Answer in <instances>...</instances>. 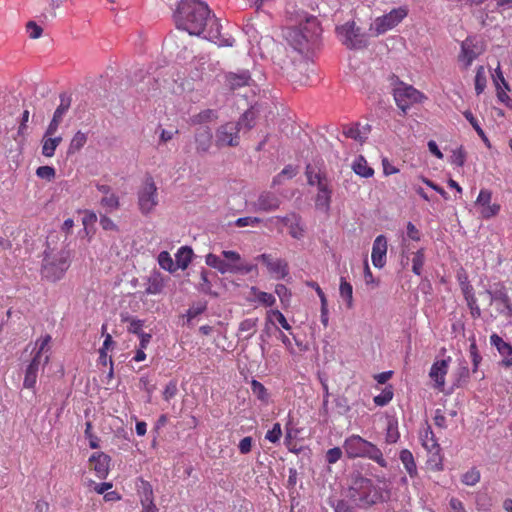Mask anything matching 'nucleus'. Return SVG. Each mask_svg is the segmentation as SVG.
Segmentation results:
<instances>
[{"label": "nucleus", "instance_id": "1", "mask_svg": "<svg viewBox=\"0 0 512 512\" xmlns=\"http://www.w3.org/2000/svg\"><path fill=\"white\" fill-rule=\"evenodd\" d=\"M174 21L178 29L189 35L200 36L219 46H232L229 39L221 36V26L209 6L200 0H181L174 12Z\"/></svg>", "mask_w": 512, "mask_h": 512}, {"label": "nucleus", "instance_id": "2", "mask_svg": "<svg viewBox=\"0 0 512 512\" xmlns=\"http://www.w3.org/2000/svg\"><path fill=\"white\" fill-rule=\"evenodd\" d=\"M344 496L357 507L364 509L384 501L381 489L360 472L351 474L350 484L344 491Z\"/></svg>", "mask_w": 512, "mask_h": 512}, {"label": "nucleus", "instance_id": "3", "mask_svg": "<svg viewBox=\"0 0 512 512\" xmlns=\"http://www.w3.org/2000/svg\"><path fill=\"white\" fill-rule=\"evenodd\" d=\"M343 448L350 459L368 458L383 468L387 467V461L384 459L382 451L375 444L359 435L348 437L344 441Z\"/></svg>", "mask_w": 512, "mask_h": 512}, {"label": "nucleus", "instance_id": "4", "mask_svg": "<svg viewBox=\"0 0 512 512\" xmlns=\"http://www.w3.org/2000/svg\"><path fill=\"white\" fill-rule=\"evenodd\" d=\"M254 120V113L246 111L239 122H227L222 124L216 130V146L219 148L230 146H238L240 141L239 132L241 125L245 123L248 129L252 128L251 122Z\"/></svg>", "mask_w": 512, "mask_h": 512}, {"label": "nucleus", "instance_id": "5", "mask_svg": "<svg viewBox=\"0 0 512 512\" xmlns=\"http://www.w3.org/2000/svg\"><path fill=\"white\" fill-rule=\"evenodd\" d=\"M336 32L341 43L349 49H361L367 46L365 34L361 33L354 21L338 26Z\"/></svg>", "mask_w": 512, "mask_h": 512}, {"label": "nucleus", "instance_id": "6", "mask_svg": "<svg viewBox=\"0 0 512 512\" xmlns=\"http://www.w3.org/2000/svg\"><path fill=\"white\" fill-rule=\"evenodd\" d=\"M408 13L407 6L393 8L390 12L377 17L371 29L375 31L376 36L382 35L400 24L408 16Z\"/></svg>", "mask_w": 512, "mask_h": 512}, {"label": "nucleus", "instance_id": "7", "mask_svg": "<svg viewBox=\"0 0 512 512\" xmlns=\"http://www.w3.org/2000/svg\"><path fill=\"white\" fill-rule=\"evenodd\" d=\"M206 264L222 274L246 275L254 268L253 265L244 263L242 258H206Z\"/></svg>", "mask_w": 512, "mask_h": 512}, {"label": "nucleus", "instance_id": "8", "mask_svg": "<svg viewBox=\"0 0 512 512\" xmlns=\"http://www.w3.org/2000/svg\"><path fill=\"white\" fill-rule=\"evenodd\" d=\"M394 99L399 109L404 113L415 103H421L426 99L425 95L411 85L400 83L394 89Z\"/></svg>", "mask_w": 512, "mask_h": 512}, {"label": "nucleus", "instance_id": "9", "mask_svg": "<svg viewBox=\"0 0 512 512\" xmlns=\"http://www.w3.org/2000/svg\"><path fill=\"white\" fill-rule=\"evenodd\" d=\"M158 204L156 184L151 176H148L138 191V205L143 214L150 213Z\"/></svg>", "mask_w": 512, "mask_h": 512}, {"label": "nucleus", "instance_id": "10", "mask_svg": "<svg viewBox=\"0 0 512 512\" xmlns=\"http://www.w3.org/2000/svg\"><path fill=\"white\" fill-rule=\"evenodd\" d=\"M69 267L68 258H43L41 275L44 279L55 282L63 277Z\"/></svg>", "mask_w": 512, "mask_h": 512}, {"label": "nucleus", "instance_id": "11", "mask_svg": "<svg viewBox=\"0 0 512 512\" xmlns=\"http://www.w3.org/2000/svg\"><path fill=\"white\" fill-rule=\"evenodd\" d=\"M482 53L475 40L471 37L466 38L461 43V51L458 55V61L463 70H467L473 61Z\"/></svg>", "mask_w": 512, "mask_h": 512}, {"label": "nucleus", "instance_id": "12", "mask_svg": "<svg viewBox=\"0 0 512 512\" xmlns=\"http://www.w3.org/2000/svg\"><path fill=\"white\" fill-rule=\"evenodd\" d=\"M277 224L281 223L289 229V234L296 239H300L304 236L305 229L302 224L301 216L296 213H290L284 217H274Z\"/></svg>", "mask_w": 512, "mask_h": 512}, {"label": "nucleus", "instance_id": "13", "mask_svg": "<svg viewBox=\"0 0 512 512\" xmlns=\"http://www.w3.org/2000/svg\"><path fill=\"white\" fill-rule=\"evenodd\" d=\"M49 361V357L46 355L42 360V356H34L25 371V377L23 386L27 389H32L35 387L37 375L39 371V367L42 365H46Z\"/></svg>", "mask_w": 512, "mask_h": 512}, {"label": "nucleus", "instance_id": "14", "mask_svg": "<svg viewBox=\"0 0 512 512\" xmlns=\"http://www.w3.org/2000/svg\"><path fill=\"white\" fill-rule=\"evenodd\" d=\"M492 199V193L488 189H481L476 199V204L482 207L481 215L483 218H491L496 216L500 211L499 204H490Z\"/></svg>", "mask_w": 512, "mask_h": 512}, {"label": "nucleus", "instance_id": "15", "mask_svg": "<svg viewBox=\"0 0 512 512\" xmlns=\"http://www.w3.org/2000/svg\"><path fill=\"white\" fill-rule=\"evenodd\" d=\"M97 190L103 194L100 205L108 212H113L120 207L119 197L112 191L111 186L107 184H96Z\"/></svg>", "mask_w": 512, "mask_h": 512}, {"label": "nucleus", "instance_id": "16", "mask_svg": "<svg viewBox=\"0 0 512 512\" xmlns=\"http://www.w3.org/2000/svg\"><path fill=\"white\" fill-rule=\"evenodd\" d=\"M280 206V199L271 192H263L259 195L257 200L253 203L255 211L271 212L278 209Z\"/></svg>", "mask_w": 512, "mask_h": 512}, {"label": "nucleus", "instance_id": "17", "mask_svg": "<svg viewBox=\"0 0 512 512\" xmlns=\"http://www.w3.org/2000/svg\"><path fill=\"white\" fill-rule=\"evenodd\" d=\"M421 440H422L423 446L426 449H428L429 451L435 450V452L433 453V456H432L433 458L430 459L429 461L435 462V467L437 469H442L441 458L439 456L440 446L437 443V441L435 439L434 432L432 431L430 426H428L426 428L424 435H422V437H421Z\"/></svg>", "mask_w": 512, "mask_h": 512}, {"label": "nucleus", "instance_id": "18", "mask_svg": "<svg viewBox=\"0 0 512 512\" xmlns=\"http://www.w3.org/2000/svg\"><path fill=\"white\" fill-rule=\"evenodd\" d=\"M89 461L93 465V470L98 478L105 479L108 476L111 461L109 455L104 452H97L91 455Z\"/></svg>", "mask_w": 512, "mask_h": 512}, {"label": "nucleus", "instance_id": "19", "mask_svg": "<svg viewBox=\"0 0 512 512\" xmlns=\"http://www.w3.org/2000/svg\"><path fill=\"white\" fill-rule=\"evenodd\" d=\"M451 358L442 359L433 363L429 376L435 382V387L438 389H442L445 384V375L448 371V365Z\"/></svg>", "mask_w": 512, "mask_h": 512}, {"label": "nucleus", "instance_id": "20", "mask_svg": "<svg viewBox=\"0 0 512 512\" xmlns=\"http://www.w3.org/2000/svg\"><path fill=\"white\" fill-rule=\"evenodd\" d=\"M266 264L270 275L275 279H283L288 273V264L283 258H261Z\"/></svg>", "mask_w": 512, "mask_h": 512}, {"label": "nucleus", "instance_id": "21", "mask_svg": "<svg viewBox=\"0 0 512 512\" xmlns=\"http://www.w3.org/2000/svg\"><path fill=\"white\" fill-rule=\"evenodd\" d=\"M490 343L496 347L498 352L504 357L501 361V365L504 367L512 366V346L505 342L499 335L492 334L490 337Z\"/></svg>", "mask_w": 512, "mask_h": 512}, {"label": "nucleus", "instance_id": "22", "mask_svg": "<svg viewBox=\"0 0 512 512\" xmlns=\"http://www.w3.org/2000/svg\"><path fill=\"white\" fill-rule=\"evenodd\" d=\"M212 131L208 126L200 127L194 135L196 151L203 154L209 151L212 145Z\"/></svg>", "mask_w": 512, "mask_h": 512}, {"label": "nucleus", "instance_id": "23", "mask_svg": "<svg viewBox=\"0 0 512 512\" xmlns=\"http://www.w3.org/2000/svg\"><path fill=\"white\" fill-rule=\"evenodd\" d=\"M250 81L251 75L248 70H242L237 73L230 72L226 74V83L232 90L248 86Z\"/></svg>", "mask_w": 512, "mask_h": 512}, {"label": "nucleus", "instance_id": "24", "mask_svg": "<svg viewBox=\"0 0 512 512\" xmlns=\"http://www.w3.org/2000/svg\"><path fill=\"white\" fill-rule=\"evenodd\" d=\"M69 106H70L69 100L66 101L64 98H61V103L55 110V112L53 114V118L46 129V136L55 135V133L58 130L59 124L62 121V117L68 110Z\"/></svg>", "mask_w": 512, "mask_h": 512}, {"label": "nucleus", "instance_id": "25", "mask_svg": "<svg viewBox=\"0 0 512 512\" xmlns=\"http://www.w3.org/2000/svg\"><path fill=\"white\" fill-rule=\"evenodd\" d=\"M219 118L218 111L215 109H204L199 113L192 115L188 123L192 126L205 125L217 121Z\"/></svg>", "mask_w": 512, "mask_h": 512}, {"label": "nucleus", "instance_id": "26", "mask_svg": "<svg viewBox=\"0 0 512 512\" xmlns=\"http://www.w3.org/2000/svg\"><path fill=\"white\" fill-rule=\"evenodd\" d=\"M159 265L164 270H167L171 273L176 272L179 269H186L188 265L191 263L192 258H157Z\"/></svg>", "mask_w": 512, "mask_h": 512}, {"label": "nucleus", "instance_id": "27", "mask_svg": "<svg viewBox=\"0 0 512 512\" xmlns=\"http://www.w3.org/2000/svg\"><path fill=\"white\" fill-rule=\"evenodd\" d=\"M331 193L332 191L329 189L328 184L323 185L320 183V187H318V193L315 199V206L317 209L322 210L325 213L330 210Z\"/></svg>", "mask_w": 512, "mask_h": 512}, {"label": "nucleus", "instance_id": "28", "mask_svg": "<svg viewBox=\"0 0 512 512\" xmlns=\"http://www.w3.org/2000/svg\"><path fill=\"white\" fill-rule=\"evenodd\" d=\"M286 39L299 52L306 48L308 42L306 36L299 29H289L286 33Z\"/></svg>", "mask_w": 512, "mask_h": 512}, {"label": "nucleus", "instance_id": "29", "mask_svg": "<svg viewBox=\"0 0 512 512\" xmlns=\"http://www.w3.org/2000/svg\"><path fill=\"white\" fill-rule=\"evenodd\" d=\"M61 142V136L53 137L45 134L42 140V154L48 158L54 156L55 150Z\"/></svg>", "mask_w": 512, "mask_h": 512}, {"label": "nucleus", "instance_id": "30", "mask_svg": "<svg viewBox=\"0 0 512 512\" xmlns=\"http://www.w3.org/2000/svg\"><path fill=\"white\" fill-rule=\"evenodd\" d=\"M164 288V281L159 272H153L148 277L147 287L145 292L147 294H159Z\"/></svg>", "mask_w": 512, "mask_h": 512}, {"label": "nucleus", "instance_id": "31", "mask_svg": "<svg viewBox=\"0 0 512 512\" xmlns=\"http://www.w3.org/2000/svg\"><path fill=\"white\" fill-rule=\"evenodd\" d=\"M339 293L341 298L346 302L347 308L353 307V287L345 277L340 278Z\"/></svg>", "mask_w": 512, "mask_h": 512}, {"label": "nucleus", "instance_id": "32", "mask_svg": "<svg viewBox=\"0 0 512 512\" xmlns=\"http://www.w3.org/2000/svg\"><path fill=\"white\" fill-rule=\"evenodd\" d=\"M399 458L403 463L407 473L414 477L417 474V466L414 461L413 454L408 449H403L400 452Z\"/></svg>", "mask_w": 512, "mask_h": 512}, {"label": "nucleus", "instance_id": "33", "mask_svg": "<svg viewBox=\"0 0 512 512\" xmlns=\"http://www.w3.org/2000/svg\"><path fill=\"white\" fill-rule=\"evenodd\" d=\"M306 176H307V182L309 185H317V187H320V183L323 185L328 184V180L326 176L321 173L320 171L316 172L314 167L310 164L306 166Z\"/></svg>", "mask_w": 512, "mask_h": 512}, {"label": "nucleus", "instance_id": "34", "mask_svg": "<svg viewBox=\"0 0 512 512\" xmlns=\"http://www.w3.org/2000/svg\"><path fill=\"white\" fill-rule=\"evenodd\" d=\"M489 299V305H492L494 301L502 302L506 307H510V300L504 289H496L494 291L486 290L484 293Z\"/></svg>", "mask_w": 512, "mask_h": 512}, {"label": "nucleus", "instance_id": "35", "mask_svg": "<svg viewBox=\"0 0 512 512\" xmlns=\"http://www.w3.org/2000/svg\"><path fill=\"white\" fill-rule=\"evenodd\" d=\"M353 171L362 177L368 178L374 174V170L368 166L367 161L364 157L360 156L353 164Z\"/></svg>", "mask_w": 512, "mask_h": 512}, {"label": "nucleus", "instance_id": "36", "mask_svg": "<svg viewBox=\"0 0 512 512\" xmlns=\"http://www.w3.org/2000/svg\"><path fill=\"white\" fill-rule=\"evenodd\" d=\"M487 84L486 71L484 66H478L476 69V75L474 79L475 92L480 95L484 92Z\"/></svg>", "mask_w": 512, "mask_h": 512}, {"label": "nucleus", "instance_id": "37", "mask_svg": "<svg viewBox=\"0 0 512 512\" xmlns=\"http://www.w3.org/2000/svg\"><path fill=\"white\" fill-rule=\"evenodd\" d=\"M140 502L141 504L150 505L154 502L153 489L149 482L141 480L140 486Z\"/></svg>", "mask_w": 512, "mask_h": 512}, {"label": "nucleus", "instance_id": "38", "mask_svg": "<svg viewBox=\"0 0 512 512\" xmlns=\"http://www.w3.org/2000/svg\"><path fill=\"white\" fill-rule=\"evenodd\" d=\"M251 391L257 397V399L260 400L261 402H263V403L268 402L269 393H268L267 389L265 388V386L261 382L253 379L251 381Z\"/></svg>", "mask_w": 512, "mask_h": 512}, {"label": "nucleus", "instance_id": "39", "mask_svg": "<svg viewBox=\"0 0 512 512\" xmlns=\"http://www.w3.org/2000/svg\"><path fill=\"white\" fill-rule=\"evenodd\" d=\"M469 377H470L469 368H468L466 362H464L463 364H460L457 369L456 379H455V382L453 385L456 387H463L465 384H467Z\"/></svg>", "mask_w": 512, "mask_h": 512}, {"label": "nucleus", "instance_id": "40", "mask_svg": "<svg viewBox=\"0 0 512 512\" xmlns=\"http://www.w3.org/2000/svg\"><path fill=\"white\" fill-rule=\"evenodd\" d=\"M386 254L387 239L384 235H379L374 240L371 256H386Z\"/></svg>", "mask_w": 512, "mask_h": 512}, {"label": "nucleus", "instance_id": "41", "mask_svg": "<svg viewBox=\"0 0 512 512\" xmlns=\"http://www.w3.org/2000/svg\"><path fill=\"white\" fill-rule=\"evenodd\" d=\"M464 117L466 120L471 124V126L474 128L478 136L485 142L489 143V140L484 132V130L481 128L478 120L474 117L473 113L469 110H466L463 112Z\"/></svg>", "mask_w": 512, "mask_h": 512}, {"label": "nucleus", "instance_id": "42", "mask_svg": "<svg viewBox=\"0 0 512 512\" xmlns=\"http://www.w3.org/2000/svg\"><path fill=\"white\" fill-rule=\"evenodd\" d=\"M393 395V388L389 385L386 386L379 395L375 396L373 400L377 406L383 407L392 400Z\"/></svg>", "mask_w": 512, "mask_h": 512}, {"label": "nucleus", "instance_id": "43", "mask_svg": "<svg viewBox=\"0 0 512 512\" xmlns=\"http://www.w3.org/2000/svg\"><path fill=\"white\" fill-rule=\"evenodd\" d=\"M343 134L347 138L354 139L358 142H364L365 139L367 138L366 134L360 130L358 125H351V126L345 127L343 130Z\"/></svg>", "mask_w": 512, "mask_h": 512}, {"label": "nucleus", "instance_id": "44", "mask_svg": "<svg viewBox=\"0 0 512 512\" xmlns=\"http://www.w3.org/2000/svg\"><path fill=\"white\" fill-rule=\"evenodd\" d=\"M87 142V136L81 131H78L71 139L69 145V153L79 151Z\"/></svg>", "mask_w": 512, "mask_h": 512}, {"label": "nucleus", "instance_id": "45", "mask_svg": "<svg viewBox=\"0 0 512 512\" xmlns=\"http://www.w3.org/2000/svg\"><path fill=\"white\" fill-rule=\"evenodd\" d=\"M257 321V318H248L240 323L239 331L248 332V335L244 337L245 339H250L253 336L256 331Z\"/></svg>", "mask_w": 512, "mask_h": 512}, {"label": "nucleus", "instance_id": "46", "mask_svg": "<svg viewBox=\"0 0 512 512\" xmlns=\"http://www.w3.org/2000/svg\"><path fill=\"white\" fill-rule=\"evenodd\" d=\"M122 321L123 322H129V326H128V329H127L129 333H133V334H136L137 336H139L140 334H142L144 332L142 330V327L144 325V321L143 320L132 319L129 316H123L122 315Z\"/></svg>", "mask_w": 512, "mask_h": 512}, {"label": "nucleus", "instance_id": "47", "mask_svg": "<svg viewBox=\"0 0 512 512\" xmlns=\"http://www.w3.org/2000/svg\"><path fill=\"white\" fill-rule=\"evenodd\" d=\"M467 304L470 308L471 315L473 318H478L481 316V310L476 304V299L474 294L472 293V289H467V294H464Z\"/></svg>", "mask_w": 512, "mask_h": 512}, {"label": "nucleus", "instance_id": "48", "mask_svg": "<svg viewBox=\"0 0 512 512\" xmlns=\"http://www.w3.org/2000/svg\"><path fill=\"white\" fill-rule=\"evenodd\" d=\"M480 480V472L476 468H471L463 474L462 482L468 486L476 485Z\"/></svg>", "mask_w": 512, "mask_h": 512}, {"label": "nucleus", "instance_id": "49", "mask_svg": "<svg viewBox=\"0 0 512 512\" xmlns=\"http://www.w3.org/2000/svg\"><path fill=\"white\" fill-rule=\"evenodd\" d=\"M466 161V151L463 146H460L453 150L451 155V163L458 166L463 167Z\"/></svg>", "mask_w": 512, "mask_h": 512}, {"label": "nucleus", "instance_id": "50", "mask_svg": "<svg viewBox=\"0 0 512 512\" xmlns=\"http://www.w3.org/2000/svg\"><path fill=\"white\" fill-rule=\"evenodd\" d=\"M510 90H506L496 81V95L498 100L508 108L512 109V99L508 95Z\"/></svg>", "mask_w": 512, "mask_h": 512}, {"label": "nucleus", "instance_id": "51", "mask_svg": "<svg viewBox=\"0 0 512 512\" xmlns=\"http://www.w3.org/2000/svg\"><path fill=\"white\" fill-rule=\"evenodd\" d=\"M207 309V302H197L193 304L187 311L188 320L196 318Z\"/></svg>", "mask_w": 512, "mask_h": 512}, {"label": "nucleus", "instance_id": "52", "mask_svg": "<svg viewBox=\"0 0 512 512\" xmlns=\"http://www.w3.org/2000/svg\"><path fill=\"white\" fill-rule=\"evenodd\" d=\"M36 175L41 179L51 181L55 178L56 171L51 166H40L36 170Z\"/></svg>", "mask_w": 512, "mask_h": 512}, {"label": "nucleus", "instance_id": "53", "mask_svg": "<svg viewBox=\"0 0 512 512\" xmlns=\"http://www.w3.org/2000/svg\"><path fill=\"white\" fill-rule=\"evenodd\" d=\"M457 279L459 281L463 294H467V289H472V286L469 283L468 275L463 267L458 268Z\"/></svg>", "mask_w": 512, "mask_h": 512}, {"label": "nucleus", "instance_id": "54", "mask_svg": "<svg viewBox=\"0 0 512 512\" xmlns=\"http://www.w3.org/2000/svg\"><path fill=\"white\" fill-rule=\"evenodd\" d=\"M296 174V168L292 165H288L273 179V185L280 184L282 177L293 178Z\"/></svg>", "mask_w": 512, "mask_h": 512}, {"label": "nucleus", "instance_id": "55", "mask_svg": "<svg viewBox=\"0 0 512 512\" xmlns=\"http://www.w3.org/2000/svg\"><path fill=\"white\" fill-rule=\"evenodd\" d=\"M400 435L398 432L397 424L389 422L386 433V442L389 444L396 443Z\"/></svg>", "mask_w": 512, "mask_h": 512}, {"label": "nucleus", "instance_id": "56", "mask_svg": "<svg viewBox=\"0 0 512 512\" xmlns=\"http://www.w3.org/2000/svg\"><path fill=\"white\" fill-rule=\"evenodd\" d=\"M85 428V437L89 440V446L92 449H96L99 447V438L92 433V423L90 421L86 422Z\"/></svg>", "mask_w": 512, "mask_h": 512}, {"label": "nucleus", "instance_id": "57", "mask_svg": "<svg viewBox=\"0 0 512 512\" xmlns=\"http://www.w3.org/2000/svg\"><path fill=\"white\" fill-rule=\"evenodd\" d=\"M281 435V425L280 423H275L273 428L266 433L265 438L272 443H276L280 440Z\"/></svg>", "mask_w": 512, "mask_h": 512}, {"label": "nucleus", "instance_id": "58", "mask_svg": "<svg viewBox=\"0 0 512 512\" xmlns=\"http://www.w3.org/2000/svg\"><path fill=\"white\" fill-rule=\"evenodd\" d=\"M261 221L262 220L258 217L247 216V217L238 218L235 221V225L237 227L257 226L258 224L261 223Z\"/></svg>", "mask_w": 512, "mask_h": 512}, {"label": "nucleus", "instance_id": "59", "mask_svg": "<svg viewBox=\"0 0 512 512\" xmlns=\"http://www.w3.org/2000/svg\"><path fill=\"white\" fill-rule=\"evenodd\" d=\"M177 391H178L177 381L176 380H171L166 385V387H165V389L163 391V398H164V400L169 401L170 399L175 397V395L177 394Z\"/></svg>", "mask_w": 512, "mask_h": 512}, {"label": "nucleus", "instance_id": "60", "mask_svg": "<svg viewBox=\"0 0 512 512\" xmlns=\"http://www.w3.org/2000/svg\"><path fill=\"white\" fill-rule=\"evenodd\" d=\"M27 33L32 39H37L42 35L43 29L34 21H29L26 25Z\"/></svg>", "mask_w": 512, "mask_h": 512}, {"label": "nucleus", "instance_id": "61", "mask_svg": "<svg viewBox=\"0 0 512 512\" xmlns=\"http://www.w3.org/2000/svg\"><path fill=\"white\" fill-rule=\"evenodd\" d=\"M97 221V215L94 211L85 210L84 216L82 218V224L84 226V230H87L89 226H93Z\"/></svg>", "mask_w": 512, "mask_h": 512}, {"label": "nucleus", "instance_id": "62", "mask_svg": "<svg viewBox=\"0 0 512 512\" xmlns=\"http://www.w3.org/2000/svg\"><path fill=\"white\" fill-rule=\"evenodd\" d=\"M342 456V450L339 447H334L326 452V461L329 464L336 463Z\"/></svg>", "mask_w": 512, "mask_h": 512}, {"label": "nucleus", "instance_id": "63", "mask_svg": "<svg viewBox=\"0 0 512 512\" xmlns=\"http://www.w3.org/2000/svg\"><path fill=\"white\" fill-rule=\"evenodd\" d=\"M275 293L278 295L282 303L288 302L290 300L291 292L283 284L276 285Z\"/></svg>", "mask_w": 512, "mask_h": 512}, {"label": "nucleus", "instance_id": "64", "mask_svg": "<svg viewBox=\"0 0 512 512\" xmlns=\"http://www.w3.org/2000/svg\"><path fill=\"white\" fill-rule=\"evenodd\" d=\"M333 507L335 512H356L345 499L337 500L336 503L333 504Z\"/></svg>", "mask_w": 512, "mask_h": 512}]
</instances>
